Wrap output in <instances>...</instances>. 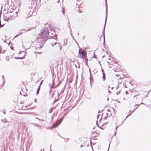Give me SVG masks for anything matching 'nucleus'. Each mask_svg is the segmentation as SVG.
Instances as JSON below:
<instances>
[{"label":"nucleus","mask_w":151,"mask_h":151,"mask_svg":"<svg viewBox=\"0 0 151 151\" xmlns=\"http://www.w3.org/2000/svg\"><path fill=\"white\" fill-rule=\"evenodd\" d=\"M107 111H108V112H110V110H109V109H107Z\"/></svg>","instance_id":"48"},{"label":"nucleus","mask_w":151,"mask_h":151,"mask_svg":"<svg viewBox=\"0 0 151 151\" xmlns=\"http://www.w3.org/2000/svg\"><path fill=\"white\" fill-rule=\"evenodd\" d=\"M2 79H3V83H4L5 82V80L4 78V76L3 75H2Z\"/></svg>","instance_id":"13"},{"label":"nucleus","mask_w":151,"mask_h":151,"mask_svg":"<svg viewBox=\"0 0 151 151\" xmlns=\"http://www.w3.org/2000/svg\"><path fill=\"white\" fill-rule=\"evenodd\" d=\"M124 121L123 120L122 122V123L121 124V125H121L122 124V123H123L124 122Z\"/></svg>","instance_id":"44"},{"label":"nucleus","mask_w":151,"mask_h":151,"mask_svg":"<svg viewBox=\"0 0 151 151\" xmlns=\"http://www.w3.org/2000/svg\"><path fill=\"white\" fill-rule=\"evenodd\" d=\"M107 116H105L104 117V119H107Z\"/></svg>","instance_id":"27"},{"label":"nucleus","mask_w":151,"mask_h":151,"mask_svg":"<svg viewBox=\"0 0 151 151\" xmlns=\"http://www.w3.org/2000/svg\"><path fill=\"white\" fill-rule=\"evenodd\" d=\"M110 143L109 144V147H108V150H107V151H108V150H109V146H110Z\"/></svg>","instance_id":"49"},{"label":"nucleus","mask_w":151,"mask_h":151,"mask_svg":"<svg viewBox=\"0 0 151 151\" xmlns=\"http://www.w3.org/2000/svg\"><path fill=\"white\" fill-rule=\"evenodd\" d=\"M5 50H4L3 51V52H2V53H3V54H4V52H5Z\"/></svg>","instance_id":"57"},{"label":"nucleus","mask_w":151,"mask_h":151,"mask_svg":"<svg viewBox=\"0 0 151 151\" xmlns=\"http://www.w3.org/2000/svg\"><path fill=\"white\" fill-rule=\"evenodd\" d=\"M81 55L87 57V52L85 50H83L81 52Z\"/></svg>","instance_id":"4"},{"label":"nucleus","mask_w":151,"mask_h":151,"mask_svg":"<svg viewBox=\"0 0 151 151\" xmlns=\"http://www.w3.org/2000/svg\"><path fill=\"white\" fill-rule=\"evenodd\" d=\"M4 25V24L3 25H1V27H3V26Z\"/></svg>","instance_id":"61"},{"label":"nucleus","mask_w":151,"mask_h":151,"mask_svg":"<svg viewBox=\"0 0 151 151\" xmlns=\"http://www.w3.org/2000/svg\"><path fill=\"white\" fill-rule=\"evenodd\" d=\"M98 63L100 64V65L101 66V64L100 62L99 61Z\"/></svg>","instance_id":"47"},{"label":"nucleus","mask_w":151,"mask_h":151,"mask_svg":"<svg viewBox=\"0 0 151 151\" xmlns=\"http://www.w3.org/2000/svg\"><path fill=\"white\" fill-rule=\"evenodd\" d=\"M36 119H38V120H42V121H43H43H44V120H43V119H39V118H37V117H36Z\"/></svg>","instance_id":"20"},{"label":"nucleus","mask_w":151,"mask_h":151,"mask_svg":"<svg viewBox=\"0 0 151 151\" xmlns=\"http://www.w3.org/2000/svg\"><path fill=\"white\" fill-rule=\"evenodd\" d=\"M105 5H106V17H105V22L104 25V30L102 32V34H103L104 35V37H105V33H104V30L105 28L106 24V22L107 17V0H106V1L105 2Z\"/></svg>","instance_id":"2"},{"label":"nucleus","mask_w":151,"mask_h":151,"mask_svg":"<svg viewBox=\"0 0 151 151\" xmlns=\"http://www.w3.org/2000/svg\"><path fill=\"white\" fill-rule=\"evenodd\" d=\"M104 109H103L101 111L100 110H99L98 113L99 114V113H100L101 111H103V110H104Z\"/></svg>","instance_id":"22"},{"label":"nucleus","mask_w":151,"mask_h":151,"mask_svg":"<svg viewBox=\"0 0 151 151\" xmlns=\"http://www.w3.org/2000/svg\"><path fill=\"white\" fill-rule=\"evenodd\" d=\"M19 34H17V35L15 36L14 37V38H15V37H17V36H18L19 35Z\"/></svg>","instance_id":"29"},{"label":"nucleus","mask_w":151,"mask_h":151,"mask_svg":"<svg viewBox=\"0 0 151 151\" xmlns=\"http://www.w3.org/2000/svg\"><path fill=\"white\" fill-rule=\"evenodd\" d=\"M101 72L102 73H104V70L102 69V68H101Z\"/></svg>","instance_id":"39"},{"label":"nucleus","mask_w":151,"mask_h":151,"mask_svg":"<svg viewBox=\"0 0 151 151\" xmlns=\"http://www.w3.org/2000/svg\"><path fill=\"white\" fill-rule=\"evenodd\" d=\"M43 80H42V81H41V82L40 83V86H41V85L42 84V82H43Z\"/></svg>","instance_id":"26"},{"label":"nucleus","mask_w":151,"mask_h":151,"mask_svg":"<svg viewBox=\"0 0 151 151\" xmlns=\"http://www.w3.org/2000/svg\"><path fill=\"white\" fill-rule=\"evenodd\" d=\"M40 89V85H39L38 87V88H37V92H36V95H37L39 94Z\"/></svg>","instance_id":"6"},{"label":"nucleus","mask_w":151,"mask_h":151,"mask_svg":"<svg viewBox=\"0 0 151 151\" xmlns=\"http://www.w3.org/2000/svg\"><path fill=\"white\" fill-rule=\"evenodd\" d=\"M120 93V91H119L118 92H116V94L118 95L119 93Z\"/></svg>","instance_id":"37"},{"label":"nucleus","mask_w":151,"mask_h":151,"mask_svg":"<svg viewBox=\"0 0 151 151\" xmlns=\"http://www.w3.org/2000/svg\"><path fill=\"white\" fill-rule=\"evenodd\" d=\"M52 111L51 109H50L49 111V113H51L52 112Z\"/></svg>","instance_id":"19"},{"label":"nucleus","mask_w":151,"mask_h":151,"mask_svg":"<svg viewBox=\"0 0 151 151\" xmlns=\"http://www.w3.org/2000/svg\"><path fill=\"white\" fill-rule=\"evenodd\" d=\"M112 108V109H113V111H114L115 109L114 108Z\"/></svg>","instance_id":"60"},{"label":"nucleus","mask_w":151,"mask_h":151,"mask_svg":"<svg viewBox=\"0 0 151 151\" xmlns=\"http://www.w3.org/2000/svg\"><path fill=\"white\" fill-rule=\"evenodd\" d=\"M10 48H11V49L12 50H13V47L12 46H11L10 47Z\"/></svg>","instance_id":"36"},{"label":"nucleus","mask_w":151,"mask_h":151,"mask_svg":"<svg viewBox=\"0 0 151 151\" xmlns=\"http://www.w3.org/2000/svg\"><path fill=\"white\" fill-rule=\"evenodd\" d=\"M57 101V100H56L55 99L54 101H53V104H54L55 102H56V101Z\"/></svg>","instance_id":"32"},{"label":"nucleus","mask_w":151,"mask_h":151,"mask_svg":"<svg viewBox=\"0 0 151 151\" xmlns=\"http://www.w3.org/2000/svg\"><path fill=\"white\" fill-rule=\"evenodd\" d=\"M34 52V53H38V54H40L41 53L39 52Z\"/></svg>","instance_id":"30"},{"label":"nucleus","mask_w":151,"mask_h":151,"mask_svg":"<svg viewBox=\"0 0 151 151\" xmlns=\"http://www.w3.org/2000/svg\"><path fill=\"white\" fill-rule=\"evenodd\" d=\"M9 17H8V19H7V21H8V20H9Z\"/></svg>","instance_id":"64"},{"label":"nucleus","mask_w":151,"mask_h":151,"mask_svg":"<svg viewBox=\"0 0 151 151\" xmlns=\"http://www.w3.org/2000/svg\"><path fill=\"white\" fill-rule=\"evenodd\" d=\"M49 93H50V92H51V91H50V90H49Z\"/></svg>","instance_id":"63"},{"label":"nucleus","mask_w":151,"mask_h":151,"mask_svg":"<svg viewBox=\"0 0 151 151\" xmlns=\"http://www.w3.org/2000/svg\"><path fill=\"white\" fill-rule=\"evenodd\" d=\"M118 87H119L118 86H117L116 87V89H117L118 88Z\"/></svg>","instance_id":"55"},{"label":"nucleus","mask_w":151,"mask_h":151,"mask_svg":"<svg viewBox=\"0 0 151 151\" xmlns=\"http://www.w3.org/2000/svg\"><path fill=\"white\" fill-rule=\"evenodd\" d=\"M110 114V115H109V116H111L112 113H111Z\"/></svg>","instance_id":"58"},{"label":"nucleus","mask_w":151,"mask_h":151,"mask_svg":"<svg viewBox=\"0 0 151 151\" xmlns=\"http://www.w3.org/2000/svg\"><path fill=\"white\" fill-rule=\"evenodd\" d=\"M144 104L143 103L141 102L138 105V106L140 105V104Z\"/></svg>","instance_id":"35"},{"label":"nucleus","mask_w":151,"mask_h":151,"mask_svg":"<svg viewBox=\"0 0 151 151\" xmlns=\"http://www.w3.org/2000/svg\"><path fill=\"white\" fill-rule=\"evenodd\" d=\"M80 53H81V52H80V49H79V50L78 51V54L80 55Z\"/></svg>","instance_id":"42"},{"label":"nucleus","mask_w":151,"mask_h":151,"mask_svg":"<svg viewBox=\"0 0 151 151\" xmlns=\"http://www.w3.org/2000/svg\"><path fill=\"white\" fill-rule=\"evenodd\" d=\"M51 45H52V46H53V47L54 46V45H57V46H58L59 47H60V50L61 49V47H60V44L59 43H58V42H55L54 43L53 45L52 44V43H51Z\"/></svg>","instance_id":"5"},{"label":"nucleus","mask_w":151,"mask_h":151,"mask_svg":"<svg viewBox=\"0 0 151 151\" xmlns=\"http://www.w3.org/2000/svg\"><path fill=\"white\" fill-rule=\"evenodd\" d=\"M134 98H135L136 100H137V99H140V97H137L136 95L134 96Z\"/></svg>","instance_id":"12"},{"label":"nucleus","mask_w":151,"mask_h":151,"mask_svg":"<svg viewBox=\"0 0 151 151\" xmlns=\"http://www.w3.org/2000/svg\"><path fill=\"white\" fill-rule=\"evenodd\" d=\"M131 114V113H130V114H129V115H128L125 118L126 119H127L128 117V116H130Z\"/></svg>","instance_id":"25"},{"label":"nucleus","mask_w":151,"mask_h":151,"mask_svg":"<svg viewBox=\"0 0 151 151\" xmlns=\"http://www.w3.org/2000/svg\"><path fill=\"white\" fill-rule=\"evenodd\" d=\"M106 114V115H107V116H107V117H108V116H109V115H108V113H107V114Z\"/></svg>","instance_id":"50"},{"label":"nucleus","mask_w":151,"mask_h":151,"mask_svg":"<svg viewBox=\"0 0 151 151\" xmlns=\"http://www.w3.org/2000/svg\"><path fill=\"white\" fill-rule=\"evenodd\" d=\"M102 116L101 117V119H99V121H101V120L102 119Z\"/></svg>","instance_id":"54"},{"label":"nucleus","mask_w":151,"mask_h":151,"mask_svg":"<svg viewBox=\"0 0 151 151\" xmlns=\"http://www.w3.org/2000/svg\"><path fill=\"white\" fill-rule=\"evenodd\" d=\"M3 112L4 113V114H6V112Z\"/></svg>","instance_id":"62"},{"label":"nucleus","mask_w":151,"mask_h":151,"mask_svg":"<svg viewBox=\"0 0 151 151\" xmlns=\"http://www.w3.org/2000/svg\"><path fill=\"white\" fill-rule=\"evenodd\" d=\"M138 106L134 110L132 111V112L131 113V114L138 107Z\"/></svg>","instance_id":"28"},{"label":"nucleus","mask_w":151,"mask_h":151,"mask_svg":"<svg viewBox=\"0 0 151 151\" xmlns=\"http://www.w3.org/2000/svg\"><path fill=\"white\" fill-rule=\"evenodd\" d=\"M69 139V138H68V139H66V140H65L64 141L65 142H67Z\"/></svg>","instance_id":"33"},{"label":"nucleus","mask_w":151,"mask_h":151,"mask_svg":"<svg viewBox=\"0 0 151 151\" xmlns=\"http://www.w3.org/2000/svg\"><path fill=\"white\" fill-rule=\"evenodd\" d=\"M102 78L103 81H104L106 80V77L105 76H103Z\"/></svg>","instance_id":"14"},{"label":"nucleus","mask_w":151,"mask_h":151,"mask_svg":"<svg viewBox=\"0 0 151 151\" xmlns=\"http://www.w3.org/2000/svg\"><path fill=\"white\" fill-rule=\"evenodd\" d=\"M22 52V51H20V52H19V54H21Z\"/></svg>","instance_id":"52"},{"label":"nucleus","mask_w":151,"mask_h":151,"mask_svg":"<svg viewBox=\"0 0 151 151\" xmlns=\"http://www.w3.org/2000/svg\"><path fill=\"white\" fill-rule=\"evenodd\" d=\"M89 72H90V81H91V70H90V69H89Z\"/></svg>","instance_id":"18"},{"label":"nucleus","mask_w":151,"mask_h":151,"mask_svg":"<svg viewBox=\"0 0 151 151\" xmlns=\"http://www.w3.org/2000/svg\"><path fill=\"white\" fill-rule=\"evenodd\" d=\"M85 60L86 61V65L88 67V59L87 58H86L85 59Z\"/></svg>","instance_id":"10"},{"label":"nucleus","mask_w":151,"mask_h":151,"mask_svg":"<svg viewBox=\"0 0 151 151\" xmlns=\"http://www.w3.org/2000/svg\"><path fill=\"white\" fill-rule=\"evenodd\" d=\"M104 45H105V37L104 36V42L103 43V44L104 45Z\"/></svg>","instance_id":"17"},{"label":"nucleus","mask_w":151,"mask_h":151,"mask_svg":"<svg viewBox=\"0 0 151 151\" xmlns=\"http://www.w3.org/2000/svg\"><path fill=\"white\" fill-rule=\"evenodd\" d=\"M62 11H63V10L65 11V9L64 7H63V8H62Z\"/></svg>","instance_id":"40"},{"label":"nucleus","mask_w":151,"mask_h":151,"mask_svg":"<svg viewBox=\"0 0 151 151\" xmlns=\"http://www.w3.org/2000/svg\"><path fill=\"white\" fill-rule=\"evenodd\" d=\"M60 83H59V82L58 83L57 86H56L55 87V88H57L58 86L60 85Z\"/></svg>","instance_id":"24"},{"label":"nucleus","mask_w":151,"mask_h":151,"mask_svg":"<svg viewBox=\"0 0 151 151\" xmlns=\"http://www.w3.org/2000/svg\"><path fill=\"white\" fill-rule=\"evenodd\" d=\"M65 11H62L63 14V15H64L65 14V12H64Z\"/></svg>","instance_id":"43"},{"label":"nucleus","mask_w":151,"mask_h":151,"mask_svg":"<svg viewBox=\"0 0 151 151\" xmlns=\"http://www.w3.org/2000/svg\"><path fill=\"white\" fill-rule=\"evenodd\" d=\"M1 48L0 49V53H1Z\"/></svg>","instance_id":"59"},{"label":"nucleus","mask_w":151,"mask_h":151,"mask_svg":"<svg viewBox=\"0 0 151 151\" xmlns=\"http://www.w3.org/2000/svg\"><path fill=\"white\" fill-rule=\"evenodd\" d=\"M33 28H30L29 29H27V30H26V31H29V30H31Z\"/></svg>","instance_id":"21"},{"label":"nucleus","mask_w":151,"mask_h":151,"mask_svg":"<svg viewBox=\"0 0 151 151\" xmlns=\"http://www.w3.org/2000/svg\"><path fill=\"white\" fill-rule=\"evenodd\" d=\"M13 10H14V9H11L10 10V11H9V12H11V13L12 12H13Z\"/></svg>","instance_id":"23"},{"label":"nucleus","mask_w":151,"mask_h":151,"mask_svg":"<svg viewBox=\"0 0 151 151\" xmlns=\"http://www.w3.org/2000/svg\"><path fill=\"white\" fill-rule=\"evenodd\" d=\"M57 36V35H56V34H55L54 36H52V38L54 39L55 40H57L58 39Z\"/></svg>","instance_id":"9"},{"label":"nucleus","mask_w":151,"mask_h":151,"mask_svg":"<svg viewBox=\"0 0 151 151\" xmlns=\"http://www.w3.org/2000/svg\"><path fill=\"white\" fill-rule=\"evenodd\" d=\"M4 19L5 21H7V20H6V19H5L4 18Z\"/></svg>","instance_id":"53"},{"label":"nucleus","mask_w":151,"mask_h":151,"mask_svg":"<svg viewBox=\"0 0 151 151\" xmlns=\"http://www.w3.org/2000/svg\"><path fill=\"white\" fill-rule=\"evenodd\" d=\"M48 28L47 27L46 29V30L45 29V30H44L43 29V31L41 33V35L43 36H44L45 37L47 36L49 33L48 31Z\"/></svg>","instance_id":"3"},{"label":"nucleus","mask_w":151,"mask_h":151,"mask_svg":"<svg viewBox=\"0 0 151 151\" xmlns=\"http://www.w3.org/2000/svg\"><path fill=\"white\" fill-rule=\"evenodd\" d=\"M125 93L126 94H127L128 93V91H125Z\"/></svg>","instance_id":"38"},{"label":"nucleus","mask_w":151,"mask_h":151,"mask_svg":"<svg viewBox=\"0 0 151 151\" xmlns=\"http://www.w3.org/2000/svg\"><path fill=\"white\" fill-rule=\"evenodd\" d=\"M51 145H50V151H52V150L51 149Z\"/></svg>","instance_id":"51"},{"label":"nucleus","mask_w":151,"mask_h":151,"mask_svg":"<svg viewBox=\"0 0 151 151\" xmlns=\"http://www.w3.org/2000/svg\"><path fill=\"white\" fill-rule=\"evenodd\" d=\"M118 127V126H116V128H115V130H116V129H117V128Z\"/></svg>","instance_id":"45"},{"label":"nucleus","mask_w":151,"mask_h":151,"mask_svg":"<svg viewBox=\"0 0 151 151\" xmlns=\"http://www.w3.org/2000/svg\"><path fill=\"white\" fill-rule=\"evenodd\" d=\"M54 85V83L53 82V80H52V84H51V83H50L49 84V86L51 88H53V86Z\"/></svg>","instance_id":"7"},{"label":"nucleus","mask_w":151,"mask_h":151,"mask_svg":"<svg viewBox=\"0 0 151 151\" xmlns=\"http://www.w3.org/2000/svg\"><path fill=\"white\" fill-rule=\"evenodd\" d=\"M102 74H103V76H105V74L104 72L102 73Z\"/></svg>","instance_id":"41"},{"label":"nucleus","mask_w":151,"mask_h":151,"mask_svg":"<svg viewBox=\"0 0 151 151\" xmlns=\"http://www.w3.org/2000/svg\"><path fill=\"white\" fill-rule=\"evenodd\" d=\"M78 12L79 13H82L83 12L82 11H81V10H80V9H79V8H78Z\"/></svg>","instance_id":"16"},{"label":"nucleus","mask_w":151,"mask_h":151,"mask_svg":"<svg viewBox=\"0 0 151 151\" xmlns=\"http://www.w3.org/2000/svg\"><path fill=\"white\" fill-rule=\"evenodd\" d=\"M63 119V117H61L59 120H57L56 123L53 124L50 127V128L52 129L57 127L61 123Z\"/></svg>","instance_id":"1"},{"label":"nucleus","mask_w":151,"mask_h":151,"mask_svg":"<svg viewBox=\"0 0 151 151\" xmlns=\"http://www.w3.org/2000/svg\"><path fill=\"white\" fill-rule=\"evenodd\" d=\"M68 24H69V28H70V25H69V24H70V23H69V21H68Z\"/></svg>","instance_id":"46"},{"label":"nucleus","mask_w":151,"mask_h":151,"mask_svg":"<svg viewBox=\"0 0 151 151\" xmlns=\"http://www.w3.org/2000/svg\"><path fill=\"white\" fill-rule=\"evenodd\" d=\"M78 57H79V58L82 59V58H83L85 59L86 57V56H82V55H78Z\"/></svg>","instance_id":"11"},{"label":"nucleus","mask_w":151,"mask_h":151,"mask_svg":"<svg viewBox=\"0 0 151 151\" xmlns=\"http://www.w3.org/2000/svg\"><path fill=\"white\" fill-rule=\"evenodd\" d=\"M24 56H25V55H24V56L22 57H14V58L15 59H23L24 58Z\"/></svg>","instance_id":"8"},{"label":"nucleus","mask_w":151,"mask_h":151,"mask_svg":"<svg viewBox=\"0 0 151 151\" xmlns=\"http://www.w3.org/2000/svg\"><path fill=\"white\" fill-rule=\"evenodd\" d=\"M93 58H96V55H94L93 56Z\"/></svg>","instance_id":"34"},{"label":"nucleus","mask_w":151,"mask_h":151,"mask_svg":"<svg viewBox=\"0 0 151 151\" xmlns=\"http://www.w3.org/2000/svg\"><path fill=\"white\" fill-rule=\"evenodd\" d=\"M29 14L30 15L28 17H30L31 15L32 14H33V12H29Z\"/></svg>","instance_id":"15"},{"label":"nucleus","mask_w":151,"mask_h":151,"mask_svg":"<svg viewBox=\"0 0 151 151\" xmlns=\"http://www.w3.org/2000/svg\"><path fill=\"white\" fill-rule=\"evenodd\" d=\"M100 116V115H98L97 116V118L98 119L99 118V116Z\"/></svg>","instance_id":"31"},{"label":"nucleus","mask_w":151,"mask_h":151,"mask_svg":"<svg viewBox=\"0 0 151 151\" xmlns=\"http://www.w3.org/2000/svg\"><path fill=\"white\" fill-rule=\"evenodd\" d=\"M108 92L109 93H111V92L110 90L108 91Z\"/></svg>","instance_id":"56"}]
</instances>
